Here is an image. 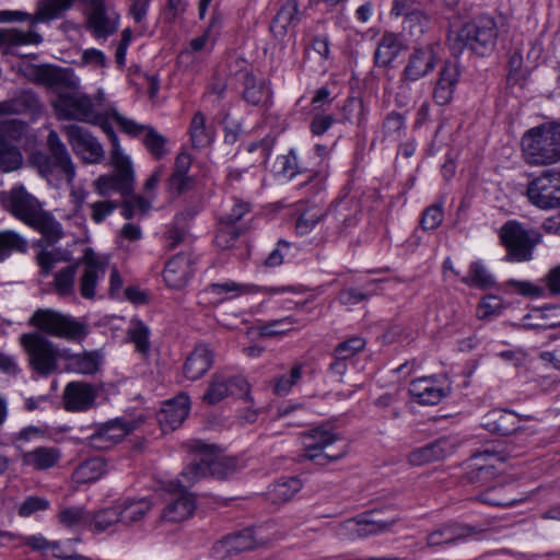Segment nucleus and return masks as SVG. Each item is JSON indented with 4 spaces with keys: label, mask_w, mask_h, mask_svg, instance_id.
<instances>
[{
    "label": "nucleus",
    "mask_w": 560,
    "mask_h": 560,
    "mask_svg": "<svg viewBox=\"0 0 560 560\" xmlns=\"http://www.w3.org/2000/svg\"><path fill=\"white\" fill-rule=\"evenodd\" d=\"M520 422L518 416L512 411L509 410H501V409H494L489 411L483 418H482V427L488 430L489 432L511 436L506 442V446L510 448L514 447L516 452H520V450H516L515 441H517L523 447L525 445V442L527 438L530 435L526 429L517 425Z\"/></svg>",
    "instance_id": "obj_13"
},
{
    "label": "nucleus",
    "mask_w": 560,
    "mask_h": 560,
    "mask_svg": "<svg viewBox=\"0 0 560 560\" xmlns=\"http://www.w3.org/2000/svg\"><path fill=\"white\" fill-rule=\"evenodd\" d=\"M299 4L296 0H287L272 20L270 30L278 36L287 33L288 28L299 22Z\"/></svg>",
    "instance_id": "obj_44"
},
{
    "label": "nucleus",
    "mask_w": 560,
    "mask_h": 560,
    "mask_svg": "<svg viewBox=\"0 0 560 560\" xmlns=\"http://www.w3.org/2000/svg\"><path fill=\"white\" fill-rule=\"evenodd\" d=\"M189 135L194 148L202 149L210 145L214 139V130L206 124V116L197 112L189 126Z\"/></svg>",
    "instance_id": "obj_45"
},
{
    "label": "nucleus",
    "mask_w": 560,
    "mask_h": 560,
    "mask_svg": "<svg viewBox=\"0 0 560 560\" xmlns=\"http://www.w3.org/2000/svg\"><path fill=\"white\" fill-rule=\"evenodd\" d=\"M459 78L460 70L457 62L446 61L439 72L432 92V97L436 105L445 106L452 102Z\"/></svg>",
    "instance_id": "obj_23"
},
{
    "label": "nucleus",
    "mask_w": 560,
    "mask_h": 560,
    "mask_svg": "<svg viewBox=\"0 0 560 560\" xmlns=\"http://www.w3.org/2000/svg\"><path fill=\"white\" fill-rule=\"evenodd\" d=\"M78 264L67 266L55 275L54 290L60 296H69L74 293V280Z\"/></svg>",
    "instance_id": "obj_51"
},
{
    "label": "nucleus",
    "mask_w": 560,
    "mask_h": 560,
    "mask_svg": "<svg viewBox=\"0 0 560 560\" xmlns=\"http://www.w3.org/2000/svg\"><path fill=\"white\" fill-rule=\"evenodd\" d=\"M97 396L96 388L84 382H70L63 390V405L68 411H86L93 407Z\"/></svg>",
    "instance_id": "obj_24"
},
{
    "label": "nucleus",
    "mask_w": 560,
    "mask_h": 560,
    "mask_svg": "<svg viewBox=\"0 0 560 560\" xmlns=\"http://www.w3.org/2000/svg\"><path fill=\"white\" fill-rule=\"evenodd\" d=\"M498 27L493 18L479 15L466 23L457 33V42L474 54L483 57L497 45Z\"/></svg>",
    "instance_id": "obj_8"
},
{
    "label": "nucleus",
    "mask_w": 560,
    "mask_h": 560,
    "mask_svg": "<svg viewBox=\"0 0 560 560\" xmlns=\"http://www.w3.org/2000/svg\"><path fill=\"white\" fill-rule=\"evenodd\" d=\"M514 447H503L501 443L487 446L475 453L467 462L465 478L467 482L477 487L488 486L500 474L497 463H504L508 458L518 456Z\"/></svg>",
    "instance_id": "obj_7"
},
{
    "label": "nucleus",
    "mask_w": 560,
    "mask_h": 560,
    "mask_svg": "<svg viewBox=\"0 0 560 560\" xmlns=\"http://www.w3.org/2000/svg\"><path fill=\"white\" fill-rule=\"evenodd\" d=\"M65 360L68 361L67 371L92 375L95 374L103 363V354L98 350L71 353L66 350Z\"/></svg>",
    "instance_id": "obj_37"
},
{
    "label": "nucleus",
    "mask_w": 560,
    "mask_h": 560,
    "mask_svg": "<svg viewBox=\"0 0 560 560\" xmlns=\"http://www.w3.org/2000/svg\"><path fill=\"white\" fill-rule=\"evenodd\" d=\"M60 451L56 447L40 446L22 456L23 464L38 470L54 467L60 459Z\"/></svg>",
    "instance_id": "obj_42"
},
{
    "label": "nucleus",
    "mask_w": 560,
    "mask_h": 560,
    "mask_svg": "<svg viewBox=\"0 0 560 560\" xmlns=\"http://www.w3.org/2000/svg\"><path fill=\"white\" fill-rule=\"evenodd\" d=\"M117 523H120L118 502L113 506L92 513L90 528H93L97 533H102Z\"/></svg>",
    "instance_id": "obj_50"
},
{
    "label": "nucleus",
    "mask_w": 560,
    "mask_h": 560,
    "mask_svg": "<svg viewBox=\"0 0 560 560\" xmlns=\"http://www.w3.org/2000/svg\"><path fill=\"white\" fill-rule=\"evenodd\" d=\"M128 335L131 341L135 343L138 352L145 354L150 350V329L140 319H131Z\"/></svg>",
    "instance_id": "obj_56"
},
{
    "label": "nucleus",
    "mask_w": 560,
    "mask_h": 560,
    "mask_svg": "<svg viewBox=\"0 0 560 560\" xmlns=\"http://www.w3.org/2000/svg\"><path fill=\"white\" fill-rule=\"evenodd\" d=\"M192 272L194 268L190 255L179 253L166 262L163 270V278L170 288L180 289L186 285Z\"/></svg>",
    "instance_id": "obj_28"
},
{
    "label": "nucleus",
    "mask_w": 560,
    "mask_h": 560,
    "mask_svg": "<svg viewBox=\"0 0 560 560\" xmlns=\"http://www.w3.org/2000/svg\"><path fill=\"white\" fill-rule=\"evenodd\" d=\"M229 396L247 399L249 384L243 376L233 375L226 371L213 373L202 400L209 405H215Z\"/></svg>",
    "instance_id": "obj_12"
},
{
    "label": "nucleus",
    "mask_w": 560,
    "mask_h": 560,
    "mask_svg": "<svg viewBox=\"0 0 560 560\" xmlns=\"http://www.w3.org/2000/svg\"><path fill=\"white\" fill-rule=\"evenodd\" d=\"M49 508V501L40 497H27L19 506L18 513L22 517H28L36 512L45 511Z\"/></svg>",
    "instance_id": "obj_64"
},
{
    "label": "nucleus",
    "mask_w": 560,
    "mask_h": 560,
    "mask_svg": "<svg viewBox=\"0 0 560 560\" xmlns=\"http://www.w3.org/2000/svg\"><path fill=\"white\" fill-rule=\"evenodd\" d=\"M342 117L352 125L363 127L365 124V108L363 101L358 97H349L342 106Z\"/></svg>",
    "instance_id": "obj_58"
},
{
    "label": "nucleus",
    "mask_w": 560,
    "mask_h": 560,
    "mask_svg": "<svg viewBox=\"0 0 560 560\" xmlns=\"http://www.w3.org/2000/svg\"><path fill=\"white\" fill-rule=\"evenodd\" d=\"M529 201L540 209L560 207V170H547L527 187Z\"/></svg>",
    "instance_id": "obj_14"
},
{
    "label": "nucleus",
    "mask_w": 560,
    "mask_h": 560,
    "mask_svg": "<svg viewBox=\"0 0 560 560\" xmlns=\"http://www.w3.org/2000/svg\"><path fill=\"white\" fill-rule=\"evenodd\" d=\"M454 445L448 438H441L424 446L418 447L408 454V463L412 466H421L435 460H441L451 455Z\"/></svg>",
    "instance_id": "obj_29"
},
{
    "label": "nucleus",
    "mask_w": 560,
    "mask_h": 560,
    "mask_svg": "<svg viewBox=\"0 0 560 560\" xmlns=\"http://www.w3.org/2000/svg\"><path fill=\"white\" fill-rule=\"evenodd\" d=\"M84 269L80 277V293L84 299L95 296L97 281L105 276V264L88 248L83 256Z\"/></svg>",
    "instance_id": "obj_27"
},
{
    "label": "nucleus",
    "mask_w": 560,
    "mask_h": 560,
    "mask_svg": "<svg viewBox=\"0 0 560 560\" xmlns=\"http://www.w3.org/2000/svg\"><path fill=\"white\" fill-rule=\"evenodd\" d=\"M27 242L12 230L0 231V261L4 260L12 252L24 253Z\"/></svg>",
    "instance_id": "obj_49"
},
{
    "label": "nucleus",
    "mask_w": 560,
    "mask_h": 560,
    "mask_svg": "<svg viewBox=\"0 0 560 560\" xmlns=\"http://www.w3.org/2000/svg\"><path fill=\"white\" fill-rule=\"evenodd\" d=\"M133 429L135 424L132 422L115 419L96 429V431L86 439L85 444L96 451H106L120 442Z\"/></svg>",
    "instance_id": "obj_20"
},
{
    "label": "nucleus",
    "mask_w": 560,
    "mask_h": 560,
    "mask_svg": "<svg viewBox=\"0 0 560 560\" xmlns=\"http://www.w3.org/2000/svg\"><path fill=\"white\" fill-rule=\"evenodd\" d=\"M119 15L108 12L104 4L92 8L88 18V28L96 38H106L118 28Z\"/></svg>",
    "instance_id": "obj_33"
},
{
    "label": "nucleus",
    "mask_w": 560,
    "mask_h": 560,
    "mask_svg": "<svg viewBox=\"0 0 560 560\" xmlns=\"http://www.w3.org/2000/svg\"><path fill=\"white\" fill-rule=\"evenodd\" d=\"M52 105L60 119H73L89 124H97L101 119L91 97L78 90L60 91Z\"/></svg>",
    "instance_id": "obj_10"
},
{
    "label": "nucleus",
    "mask_w": 560,
    "mask_h": 560,
    "mask_svg": "<svg viewBox=\"0 0 560 560\" xmlns=\"http://www.w3.org/2000/svg\"><path fill=\"white\" fill-rule=\"evenodd\" d=\"M213 359V352L207 345H197L184 363V375L190 381L201 378L212 366Z\"/></svg>",
    "instance_id": "obj_32"
},
{
    "label": "nucleus",
    "mask_w": 560,
    "mask_h": 560,
    "mask_svg": "<svg viewBox=\"0 0 560 560\" xmlns=\"http://www.w3.org/2000/svg\"><path fill=\"white\" fill-rule=\"evenodd\" d=\"M20 343L27 355L31 370L38 376L47 377L56 373L60 359H65L66 349L61 350L38 331L21 335Z\"/></svg>",
    "instance_id": "obj_5"
},
{
    "label": "nucleus",
    "mask_w": 560,
    "mask_h": 560,
    "mask_svg": "<svg viewBox=\"0 0 560 560\" xmlns=\"http://www.w3.org/2000/svg\"><path fill=\"white\" fill-rule=\"evenodd\" d=\"M366 341L362 337L354 336L340 343L334 349L335 359L349 360L365 348Z\"/></svg>",
    "instance_id": "obj_60"
},
{
    "label": "nucleus",
    "mask_w": 560,
    "mask_h": 560,
    "mask_svg": "<svg viewBox=\"0 0 560 560\" xmlns=\"http://www.w3.org/2000/svg\"><path fill=\"white\" fill-rule=\"evenodd\" d=\"M522 151L532 165L560 161V124L546 122L527 130L522 138Z\"/></svg>",
    "instance_id": "obj_3"
},
{
    "label": "nucleus",
    "mask_w": 560,
    "mask_h": 560,
    "mask_svg": "<svg viewBox=\"0 0 560 560\" xmlns=\"http://www.w3.org/2000/svg\"><path fill=\"white\" fill-rule=\"evenodd\" d=\"M196 211L185 210L175 217V225L171 228L166 233L167 247L174 249L178 244L185 242L187 237L186 229L180 225L187 220H190L195 215Z\"/></svg>",
    "instance_id": "obj_55"
},
{
    "label": "nucleus",
    "mask_w": 560,
    "mask_h": 560,
    "mask_svg": "<svg viewBox=\"0 0 560 560\" xmlns=\"http://www.w3.org/2000/svg\"><path fill=\"white\" fill-rule=\"evenodd\" d=\"M188 412L189 398L187 395L180 394L163 405L158 413V421L164 431L174 430L183 423Z\"/></svg>",
    "instance_id": "obj_30"
},
{
    "label": "nucleus",
    "mask_w": 560,
    "mask_h": 560,
    "mask_svg": "<svg viewBox=\"0 0 560 560\" xmlns=\"http://www.w3.org/2000/svg\"><path fill=\"white\" fill-rule=\"evenodd\" d=\"M472 530L469 527L459 524H450L428 535L427 542L430 547L454 544L470 536Z\"/></svg>",
    "instance_id": "obj_41"
},
{
    "label": "nucleus",
    "mask_w": 560,
    "mask_h": 560,
    "mask_svg": "<svg viewBox=\"0 0 560 560\" xmlns=\"http://www.w3.org/2000/svg\"><path fill=\"white\" fill-rule=\"evenodd\" d=\"M42 113L43 104L31 90L21 91L14 97L0 102V116L30 115L32 118H35Z\"/></svg>",
    "instance_id": "obj_26"
},
{
    "label": "nucleus",
    "mask_w": 560,
    "mask_h": 560,
    "mask_svg": "<svg viewBox=\"0 0 560 560\" xmlns=\"http://www.w3.org/2000/svg\"><path fill=\"white\" fill-rule=\"evenodd\" d=\"M394 524V520L390 522H385L369 518L368 516H359L357 518H351L339 523L335 527V534L339 538L343 539L364 538L370 535L387 532Z\"/></svg>",
    "instance_id": "obj_19"
},
{
    "label": "nucleus",
    "mask_w": 560,
    "mask_h": 560,
    "mask_svg": "<svg viewBox=\"0 0 560 560\" xmlns=\"http://www.w3.org/2000/svg\"><path fill=\"white\" fill-rule=\"evenodd\" d=\"M243 100L253 106L267 107L271 103L272 92L265 80H258L250 72L243 74Z\"/></svg>",
    "instance_id": "obj_35"
},
{
    "label": "nucleus",
    "mask_w": 560,
    "mask_h": 560,
    "mask_svg": "<svg viewBox=\"0 0 560 560\" xmlns=\"http://www.w3.org/2000/svg\"><path fill=\"white\" fill-rule=\"evenodd\" d=\"M558 307L546 306L534 308L523 319V327L527 329H551L560 326V317L557 312Z\"/></svg>",
    "instance_id": "obj_39"
},
{
    "label": "nucleus",
    "mask_w": 560,
    "mask_h": 560,
    "mask_svg": "<svg viewBox=\"0 0 560 560\" xmlns=\"http://www.w3.org/2000/svg\"><path fill=\"white\" fill-rule=\"evenodd\" d=\"M244 231V228L241 225L229 224L220 220L214 238L215 245L222 249H228L235 244Z\"/></svg>",
    "instance_id": "obj_57"
},
{
    "label": "nucleus",
    "mask_w": 560,
    "mask_h": 560,
    "mask_svg": "<svg viewBox=\"0 0 560 560\" xmlns=\"http://www.w3.org/2000/svg\"><path fill=\"white\" fill-rule=\"evenodd\" d=\"M113 150L110 153V162L114 173L110 175H102L95 182L96 191L105 197L110 191L119 192L124 198L133 201L135 210L144 213L150 208V202L141 196H132L135 188V172L132 164L127 155H125L119 147L118 139L114 136L112 139Z\"/></svg>",
    "instance_id": "obj_1"
},
{
    "label": "nucleus",
    "mask_w": 560,
    "mask_h": 560,
    "mask_svg": "<svg viewBox=\"0 0 560 560\" xmlns=\"http://www.w3.org/2000/svg\"><path fill=\"white\" fill-rule=\"evenodd\" d=\"M48 154L38 153L33 156V163L38 173L48 183L58 185L66 180L71 185L75 177V166L65 143L55 130H50L47 137Z\"/></svg>",
    "instance_id": "obj_4"
},
{
    "label": "nucleus",
    "mask_w": 560,
    "mask_h": 560,
    "mask_svg": "<svg viewBox=\"0 0 560 560\" xmlns=\"http://www.w3.org/2000/svg\"><path fill=\"white\" fill-rule=\"evenodd\" d=\"M120 523L132 525L140 522L151 510V503L148 499L125 500L118 502Z\"/></svg>",
    "instance_id": "obj_46"
},
{
    "label": "nucleus",
    "mask_w": 560,
    "mask_h": 560,
    "mask_svg": "<svg viewBox=\"0 0 560 560\" xmlns=\"http://www.w3.org/2000/svg\"><path fill=\"white\" fill-rule=\"evenodd\" d=\"M11 212L14 217L28 224L43 210L40 202L24 187L13 188L10 198Z\"/></svg>",
    "instance_id": "obj_31"
},
{
    "label": "nucleus",
    "mask_w": 560,
    "mask_h": 560,
    "mask_svg": "<svg viewBox=\"0 0 560 560\" xmlns=\"http://www.w3.org/2000/svg\"><path fill=\"white\" fill-rule=\"evenodd\" d=\"M38 80L47 86L57 89L58 93L60 91H77L79 86V79L69 69L40 68Z\"/></svg>",
    "instance_id": "obj_36"
},
{
    "label": "nucleus",
    "mask_w": 560,
    "mask_h": 560,
    "mask_svg": "<svg viewBox=\"0 0 560 560\" xmlns=\"http://www.w3.org/2000/svg\"><path fill=\"white\" fill-rule=\"evenodd\" d=\"M105 471V464L100 458L82 463L74 471L77 482L88 483L97 480Z\"/></svg>",
    "instance_id": "obj_54"
},
{
    "label": "nucleus",
    "mask_w": 560,
    "mask_h": 560,
    "mask_svg": "<svg viewBox=\"0 0 560 560\" xmlns=\"http://www.w3.org/2000/svg\"><path fill=\"white\" fill-rule=\"evenodd\" d=\"M63 130L73 152L85 163L96 164L102 162L104 149L91 132L77 125L65 127Z\"/></svg>",
    "instance_id": "obj_16"
},
{
    "label": "nucleus",
    "mask_w": 560,
    "mask_h": 560,
    "mask_svg": "<svg viewBox=\"0 0 560 560\" xmlns=\"http://www.w3.org/2000/svg\"><path fill=\"white\" fill-rule=\"evenodd\" d=\"M402 49L401 42L394 33H385L377 43L374 52V65L380 68H387L398 57Z\"/></svg>",
    "instance_id": "obj_38"
},
{
    "label": "nucleus",
    "mask_w": 560,
    "mask_h": 560,
    "mask_svg": "<svg viewBox=\"0 0 560 560\" xmlns=\"http://www.w3.org/2000/svg\"><path fill=\"white\" fill-rule=\"evenodd\" d=\"M295 323L296 320L291 316L281 319L270 320L260 326L259 332L264 337L283 335L290 331Z\"/></svg>",
    "instance_id": "obj_61"
},
{
    "label": "nucleus",
    "mask_w": 560,
    "mask_h": 560,
    "mask_svg": "<svg viewBox=\"0 0 560 560\" xmlns=\"http://www.w3.org/2000/svg\"><path fill=\"white\" fill-rule=\"evenodd\" d=\"M444 212L442 203H435L428 207L421 217V228L424 231H433L443 222Z\"/></svg>",
    "instance_id": "obj_62"
},
{
    "label": "nucleus",
    "mask_w": 560,
    "mask_h": 560,
    "mask_svg": "<svg viewBox=\"0 0 560 560\" xmlns=\"http://www.w3.org/2000/svg\"><path fill=\"white\" fill-rule=\"evenodd\" d=\"M28 325L44 334L68 341H81L90 331L88 324L51 308L36 310L30 317Z\"/></svg>",
    "instance_id": "obj_6"
},
{
    "label": "nucleus",
    "mask_w": 560,
    "mask_h": 560,
    "mask_svg": "<svg viewBox=\"0 0 560 560\" xmlns=\"http://www.w3.org/2000/svg\"><path fill=\"white\" fill-rule=\"evenodd\" d=\"M172 487H174V491L178 492V497L167 503L162 511L161 518L172 523L183 522L192 515L196 501L194 495L186 491L187 487H183V483L179 482V478L177 483Z\"/></svg>",
    "instance_id": "obj_25"
},
{
    "label": "nucleus",
    "mask_w": 560,
    "mask_h": 560,
    "mask_svg": "<svg viewBox=\"0 0 560 560\" xmlns=\"http://www.w3.org/2000/svg\"><path fill=\"white\" fill-rule=\"evenodd\" d=\"M28 226L38 231L48 245H54L63 236L61 224L47 211L42 210Z\"/></svg>",
    "instance_id": "obj_40"
},
{
    "label": "nucleus",
    "mask_w": 560,
    "mask_h": 560,
    "mask_svg": "<svg viewBox=\"0 0 560 560\" xmlns=\"http://www.w3.org/2000/svg\"><path fill=\"white\" fill-rule=\"evenodd\" d=\"M500 238L508 250V260L528 261L539 242L538 235L530 234L518 222L508 221L500 231Z\"/></svg>",
    "instance_id": "obj_11"
},
{
    "label": "nucleus",
    "mask_w": 560,
    "mask_h": 560,
    "mask_svg": "<svg viewBox=\"0 0 560 560\" xmlns=\"http://www.w3.org/2000/svg\"><path fill=\"white\" fill-rule=\"evenodd\" d=\"M115 120L128 135L139 136L145 131L142 142L147 150L154 156V159L160 160L167 153L166 138L159 133L153 127L140 125L120 115H116Z\"/></svg>",
    "instance_id": "obj_21"
},
{
    "label": "nucleus",
    "mask_w": 560,
    "mask_h": 560,
    "mask_svg": "<svg viewBox=\"0 0 560 560\" xmlns=\"http://www.w3.org/2000/svg\"><path fill=\"white\" fill-rule=\"evenodd\" d=\"M301 440L304 447L303 457L317 465L325 466L342 458L347 454L346 445L338 447L336 452L329 451V447L339 441L340 438L324 425L301 433Z\"/></svg>",
    "instance_id": "obj_9"
},
{
    "label": "nucleus",
    "mask_w": 560,
    "mask_h": 560,
    "mask_svg": "<svg viewBox=\"0 0 560 560\" xmlns=\"http://www.w3.org/2000/svg\"><path fill=\"white\" fill-rule=\"evenodd\" d=\"M302 489V481L296 477H282L268 490V499L276 504L290 501Z\"/></svg>",
    "instance_id": "obj_43"
},
{
    "label": "nucleus",
    "mask_w": 560,
    "mask_h": 560,
    "mask_svg": "<svg viewBox=\"0 0 560 560\" xmlns=\"http://www.w3.org/2000/svg\"><path fill=\"white\" fill-rule=\"evenodd\" d=\"M410 395L421 405L433 406L446 396V392L433 377H420L410 383Z\"/></svg>",
    "instance_id": "obj_34"
},
{
    "label": "nucleus",
    "mask_w": 560,
    "mask_h": 560,
    "mask_svg": "<svg viewBox=\"0 0 560 560\" xmlns=\"http://www.w3.org/2000/svg\"><path fill=\"white\" fill-rule=\"evenodd\" d=\"M191 451L192 458L179 475L183 487H190L208 476L225 479L237 469L236 460L215 452L213 445L197 441L191 445Z\"/></svg>",
    "instance_id": "obj_2"
},
{
    "label": "nucleus",
    "mask_w": 560,
    "mask_h": 560,
    "mask_svg": "<svg viewBox=\"0 0 560 560\" xmlns=\"http://www.w3.org/2000/svg\"><path fill=\"white\" fill-rule=\"evenodd\" d=\"M256 547L253 533L248 529L230 534L215 541L211 547V557L218 560H225L241 552L252 550Z\"/></svg>",
    "instance_id": "obj_22"
},
{
    "label": "nucleus",
    "mask_w": 560,
    "mask_h": 560,
    "mask_svg": "<svg viewBox=\"0 0 560 560\" xmlns=\"http://www.w3.org/2000/svg\"><path fill=\"white\" fill-rule=\"evenodd\" d=\"M43 37L37 32H24L18 28L0 30V45H38Z\"/></svg>",
    "instance_id": "obj_48"
},
{
    "label": "nucleus",
    "mask_w": 560,
    "mask_h": 560,
    "mask_svg": "<svg viewBox=\"0 0 560 560\" xmlns=\"http://www.w3.org/2000/svg\"><path fill=\"white\" fill-rule=\"evenodd\" d=\"M22 164V154L19 148L9 139H3L0 132V170L11 172L18 170Z\"/></svg>",
    "instance_id": "obj_47"
},
{
    "label": "nucleus",
    "mask_w": 560,
    "mask_h": 560,
    "mask_svg": "<svg viewBox=\"0 0 560 560\" xmlns=\"http://www.w3.org/2000/svg\"><path fill=\"white\" fill-rule=\"evenodd\" d=\"M362 212L361 201L357 197L345 196L337 199L325 212L326 220L330 221L339 233H348L360 221Z\"/></svg>",
    "instance_id": "obj_17"
},
{
    "label": "nucleus",
    "mask_w": 560,
    "mask_h": 560,
    "mask_svg": "<svg viewBox=\"0 0 560 560\" xmlns=\"http://www.w3.org/2000/svg\"><path fill=\"white\" fill-rule=\"evenodd\" d=\"M430 18L420 9L416 12H410L407 19H404V30L411 36L420 37L430 27Z\"/></svg>",
    "instance_id": "obj_59"
},
{
    "label": "nucleus",
    "mask_w": 560,
    "mask_h": 560,
    "mask_svg": "<svg viewBox=\"0 0 560 560\" xmlns=\"http://www.w3.org/2000/svg\"><path fill=\"white\" fill-rule=\"evenodd\" d=\"M460 281L469 287L478 289H488L494 284L492 276L487 271L486 267L479 261L471 262L468 276L463 277Z\"/></svg>",
    "instance_id": "obj_52"
},
{
    "label": "nucleus",
    "mask_w": 560,
    "mask_h": 560,
    "mask_svg": "<svg viewBox=\"0 0 560 560\" xmlns=\"http://www.w3.org/2000/svg\"><path fill=\"white\" fill-rule=\"evenodd\" d=\"M73 2L74 0H38L34 14H28L23 11H0V22L28 21L31 31L35 32L33 27L37 23H46L61 18V15L73 5ZM27 32H30V30Z\"/></svg>",
    "instance_id": "obj_15"
},
{
    "label": "nucleus",
    "mask_w": 560,
    "mask_h": 560,
    "mask_svg": "<svg viewBox=\"0 0 560 560\" xmlns=\"http://www.w3.org/2000/svg\"><path fill=\"white\" fill-rule=\"evenodd\" d=\"M59 522L66 527L91 526L92 513L80 506L67 508L60 511Z\"/></svg>",
    "instance_id": "obj_53"
},
{
    "label": "nucleus",
    "mask_w": 560,
    "mask_h": 560,
    "mask_svg": "<svg viewBox=\"0 0 560 560\" xmlns=\"http://www.w3.org/2000/svg\"><path fill=\"white\" fill-rule=\"evenodd\" d=\"M439 60L435 47L427 45L415 49L408 58V62L401 73V84L417 81L433 71Z\"/></svg>",
    "instance_id": "obj_18"
},
{
    "label": "nucleus",
    "mask_w": 560,
    "mask_h": 560,
    "mask_svg": "<svg viewBox=\"0 0 560 560\" xmlns=\"http://www.w3.org/2000/svg\"><path fill=\"white\" fill-rule=\"evenodd\" d=\"M27 125L19 119H10L0 124V132L3 139H9L12 143L20 140L26 132Z\"/></svg>",
    "instance_id": "obj_63"
}]
</instances>
